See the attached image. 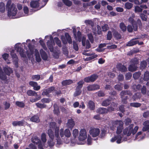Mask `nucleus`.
Returning <instances> with one entry per match:
<instances>
[{"label":"nucleus","mask_w":149,"mask_h":149,"mask_svg":"<svg viewBox=\"0 0 149 149\" xmlns=\"http://www.w3.org/2000/svg\"><path fill=\"white\" fill-rule=\"evenodd\" d=\"M110 103V101H109V100H107L104 101L102 103V105L104 106H106L107 105H108Z\"/></svg>","instance_id":"nucleus-60"},{"label":"nucleus","mask_w":149,"mask_h":149,"mask_svg":"<svg viewBox=\"0 0 149 149\" xmlns=\"http://www.w3.org/2000/svg\"><path fill=\"white\" fill-rule=\"evenodd\" d=\"M133 4L129 2H127L125 3V8L127 9H130L132 6Z\"/></svg>","instance_id":"nucleus-55"},{"label":"nucleus","mask_w":149,"mask_h":149,"mask_svg":"<svg viewBox=\"0 0 149 149\" xmlns=\"http://www.w3.org/2000/svg\"><path fill=\"white\" fill-rule=\"evenodd\" d=\"M73 31L74 33V38L76 40H78L80 42L81 40V33L78 31L77 32V34L76 33V29L75 28H73Z\"/></svg>","instance_id":"nucleus-21"},{"label":"nucleus","mask_w":149,"mask_h":149,"mask_svg":"<svg viewBox=\"0 0 149 149\" xmlns=\"http://www.w3.org/2000/svg\"><path fill=\"white\" fill-rule=\"evenodd\" d=\"M0 78L2 80H5L6 79V75L2 72L1 70V68L0 67Z\"/></svg>","instance_id":"nucleus-43"},{"label":"nucleus","mask_w":149,"mask_h":149,"mask_svg":"<svg viewBox=\"0 0 149 149\" xmlns=\"http://www.w3.org/2000/svg\"><path fill=\"white\" fill-rule=\"evenodd\" d=\"M72 83V81L71 80H65L63 81L62 84L63 85H66L71 84Z\"/></svg>","instance_id":"nucleus-41"},{"label":"nucleus","mask_w":149,"mask_h":149,"mask_svg":"<svg viewBox=\"0 0 149 149\" xmlns=\"http://www.w3.org/2000/svg\"><path fill=\"white\" fill-rule=\"evenodd\" d=\"M117 67L119 70L122 72L126 71L127 70L125 66L121 64L118 65L117 66Z\"/></svg>","instance_id":"nucleus-33"},{"label":"nucleus","mask_w":149,"mask_h":149,"mask_svg":"<svg viewBox=\"0 0 149 149\" xmlns=\"http://www.w3.org/2000/svg\"><path fill=\"white\" fill-rule=\"evenodd\" d=\"M130 105L132 107H138L140 106L141 104L138 103H130Z\"/></svg>","instance_id":"nucleus-56"},{"label":"nucleus","mask_w":149,"mask_h":149,"mask_svg":"<svg viewBox=\"0 0 149 149\" xmlns=\"http://www.w3.org/2000/svg\"><path fill=\"white\" fill-rule=\"evenodd\" d=\"M134 16V14H133L132 15V17H130L129 18L128 20L129 22L132 24L134 31H136L137 30V26L133 18Z\"/></svg>","instance_id":"nucleus-16"},{"label":"nucleus","mask_w":149,"mask_h":149,"mask_svg":"<svg viewBox=\"0 0 149 149\" xmlns=\"http://www.w3.org/2000/svg\"><path fill=\"white\" fill-rule=\"evenodd\" d=\"M82 45L84 46H85L86 48H89L90 47V44L89 41L87 40L86 41V38L84 37H83L82 39Z\"/></svg>","instance_id":"nucleus-23"},{"label":"nucleus","mask_w":149,"mask_h":149,"mask_svg":"<svg viewBox=\"0 0 149 149\" xmlns=\"http://www.w3.org/2000/svg\"><path fill=\"white\" fill-rule=\"evenodd\" d=\"M81 93V91L80 90V88H77L76 91L74 94V95L75 96H76L80 95Z\"/></svg>","instance_id":"nucleus-53"},{"label":"nucleus","mask_w":149,"mask_h":149,"mask_svg":"<svg viewBox=\"0 0 149 149\" xmlns=\"http://www.w3.org/2000/svg\"><path fill=\"white\" fill-rule=\"evenodd\" d=\"M89 133L92 137H96L99 134L100 130L98 128H92L90 130Z\"/></svg>","instance_id":"nucleus-13"},{"label":"nucleus","mask_w":149,"mask_h":149,"mask_svg":"<svg viewBox=\"0 0 149 149\" xmlns=\"http://www.w3.org/2000/svg\"><path fill=\"white\" fill-rule=\"evenodd\" d=\"M39 39L40 43L42 47L44 49H45V50H46L47 49V48L46 47L45 45L44 42V41L42 40V39L41 38H39Z\"/></svg>","instance_id":"nucleus-47"},{"label":"nucleus","mask_w":149,"mask_h":149,"mask_svg":"<svg viewBox=\"0 0 149 149\" xmlns=\"http://www.w3.org/2000/svg\"><path fill=\"white\" fill-rule=\"evenodd\" d=\"M5 10V4L2 2L0 3V11L3 13Z\"/></svg>","instance_id":"nucleus-39"},{"label":"nucleus","mask_w":149,"mask_h":149,"mask_svg":"<svg viewBox=\"0 0 149 149\" xmlns=\"http://www.w3.org/2000/svg\"><path fill=\"white\" fill-rule=\"evenodd\" d=\"M138 42V40L136 38L133 39L129 42L126 45L127 46H132L137 44Z\"/></svg>","instance_id":"nucleus-30"},{"label":"nucleus","mask_w":149,"mask_h":149,"mask_svg":"<svg viewBox=\"0 0 149 149\" xmlns=\"http://www.w3.org/2000/svg\"><path fill=\"white\" fill-rule=\"evenodd\" d=\"M45 38L49 39L47 42V46L51 52H54L53 46L54 45L55 43L53 37L51 35L46 36Z\"/></svg>","instance_id":"nucleus-8"},{"label":"nucleus","mask_w":149,"mask_h":149,"mask_svg":"<svg viewBox=\"0 0 149 149\" xmlns=\"http://www.w3.org/2000/svg\"><path fill=\"white\" fill-rule=\"evenodd\" d=\"M106 45V44L103 43L101 44L99 46L98 48L96 49V50L98 52H102L104 51V49H103V48L105 47Z\"/></svg>","instance_id":"nucleus-32"},{"label":"nucleus","mask_w":149,"mask_h":149,"mask_svg":"<svg viewBox=\"0 0 149 149\" xmlns=\"http://www.w3.org/2000/svg\"><path fill=\"white\" fill-rule=\"evenodd\" d=\"M59 134L62 140L64 136L66 137L69 138L71 135L70 131L68 129H66L64 131L63 129H61L59 130Z\"/></svg>","instance_id":"nucleus-10"},{"label":"nucleus","mask_w":149,"mask_h":149,"mask_svg":"<svg viewBox=\"0 0 149 149\" xmlns=\"http://www.w3.org/2000/svg\"><path fill=\"white\" fill-rule=\"evenodd\" d=\"M84 82L83 81H81L77 83L78 86L77 87V88H80L82 87Z\"/></svg>","instance_id":"nucleus-63"},{"label":"nucleus","mask_w":149,"mask_h":149,"mask_svg":"<svg viewBox=\"0 0 149 149\" xmlns=\"http://www.w3.org/2000/svg\"><path fill=\"white\" fill-rule=\"evenodd\" d=\"M40 0H35L31 1L30 4V6L32 8H39V9L44 7L46 4L47 1H43L42 5L39 2Z\"/></svg>","instance_id":"nucleus-7"},{"label":"nucleus","mask_w":149,"mask_h":149,"mask_svg":"<svg viewBox=\"0 0 149 149\" xmlns=\"http://www.w3.org/2000/svg\"><path fill=\"white\" fill-rule=\"evenodd\" d=\"M88 106L91 110H93L95 109V105L94 103L93 102L91 101H89Z\"/></svg>","instance_id":"nucleus-36"},{"label":"nucleus","mask_w":149,"mask_h":149,"mask_svg":"<svg viewBox=\"0 0 149 149\" xmlns=\"http://www.w3.org/2000/svg\"><path fill=\"white\" fill-rule=\"evenodd\" d=\"M113 124L116 128V130L114 136L110 139V141L114 142L116 141L118 144L123 141H130L132 135L135 134L138 130L139 127L136 126L134 128L132 124L124 129V123L121 120L114 121Z\"/></svg>","instance_id":"nucleus-1"},{"label":"nucleus","mask_w":149,"mask_h":149,"mask_svg":"<svg viewBox=\"0 0 149 149\" xmlns=\"http://www.w3.org/2000/svg\"><path fill=\"white\" fill-rule=\"evenodd\" d=\"M120 29L123 31H125L126 30V26L125 24L123 23H121L120 24Z\"/></svg>","instance_id":"nucleus-42"},{"label":"nucleus","mask_w":149,"mask_h":149,"mask_svg":"<svg viewBox=\"0 0 149 149\" xmlns=\"http://www.w3.org/2000/svg\"><path fill=\"white\" fill-rule=\"evenodd\" d=\"M26 119L27 120L29 119L31 121L36 123H38L40 121L39 117L37 115H34L32 116L30 118L29 117H27L26 118Z\"/></svg>","instance_id":"nucleus-20"},{"label":"nucleus","mask_w":149,"mask_h":149,"mask_svg":"<svg viewBox=\"0 0 149 149\" xmlns=\"http://www.w3.org/2000/svg\"><path fill=\"white\" fill-rule=\"evenodd\" d=\"M25 122L24 120H22L21 121H14L12 123V124L14 126H21L25 124Z\"/></svg>","instance_id":"nucleus-25"},{"label":"nucleus","mask_w":149,"mask_h":149,"mask_svg":"<svg viewBox=\"0 0 149 149\" xmlns=\"http://www.w3.org/2000/svg\"><path fill=\"white\" fill-rule=\"evenodd\" d=\"M24 13H19V15L20 17H24L27 16L29 14V9L27 6H24L23 7Z\"/></svg>","instance_id":"nucleus-17"},{"label":"nucleus","mask_w":149,"mask_h":149,"mask_svg":"<svg viewBox=\"0 0 149 149\" xmlns=\"http://www.w3.org/2000/svg\"><path fill=\"white\" fill-rule=\"evenodd\" d=\"M3 70L5 73L8 75H9L13 72L12 69L7 66L3 68Z\"/></svg>","instance_id":"nucleus-29"},{"label":"nucleus","mask_w":149,"mask_h":149,"mask_svg":"<svg viewBox=\"0 0 149 149\" xmlns=\"http://www.w3.org/2000/svg\"><path fill=\"white\" fill-rule=\"evenodd\" d=\"M132 64L130 65L129 67V71L133 72L135 71L137 68L136 65L138 63V60L136 58H134L131 61Z\"/></svg>","instance_id":"nucleus-12"},{"label":"nucleus","mask_w":149,"mask_h":149,"mask_svg":"<svg viewBox=\"0 0 149 149\" xmlns=\"http://www.w3.org/2000/svg\"><path fill=\"white\" fill-rule=\"evenodd\" d=\"M117 106V104L114 103H113L110 107H109L108 109L104 108H100L97 110V112L101 114L106 113L108 111H111L116 109Z\"/></svg>","instance_id":"nucleus-6"},{"label":"nucleus","mask_w":149,"mask_h":149,"mask_svg":"<svg viewBox=\"0 0 149 149\" xmlns=\"http://www.w3.org/2000/svg\"><path fill=\"white\" fill-rule=\"evenodd\" d=\"M47 134L50 139L48 143L50 147L53 146L56 141L58 145L62 144L63 140L59 135V128L55 123L51 122L50 124L49 129L48 130Z\"/></svg>","instance_id":"nucleus-3"},{"label":"nucleus","mask_w":149,"mask_h":149,"mask_svg":"<svg viewBox=\"0 0 149 149\" xmlns=\"http://www.w3.org/2000/svg\"><path fill=\"white\" fill-rule=\"evenodd\" d=\"M6 8L8 9V15L10 18H14L17 13V9L14 4H11V1L9 0L6 5Z\"/></svg>","instance_id":"nucleus-4"},{"label":"nucleus","mask_w":149,"mask_h":149,"mask_svg":"<svg viewBox=\"0 0 149 149\" xmlns=\"http://www.w3.org/2000/svg\"><path fill=\"white\" fill-rule=\"evenodd\" d=\"M144 79L146 81L149 80V72L146 71L144 74Z\"/></svg>","instance_id":"nucleus-54"},{"label":"nucleus","mask_w":149,"mask_h":149,"mask_svg":"<svg viewBox=\"0 0 149 149\" xmlns=\"http://www.w3.org/2000/svg\"><path fill=\"white\" fill-rule=\"evenodd\" d=\"M87 144L88 145H91V144L92 142V140L91 137L88 135L87 138Z\"/></svg>","instance_id":"nucleus-57"},{"label":"nucleus","mask_w":149,"mask_h":149,"mask_svg":"<svg viewBox=\"0 0 149 149\" xmlns=\"http://www.w3.org/2000/svg\"><path fill=\"white\" fill-rule=\"evenodd\" d=\"M29 84L33 87V89L36 91H38L40 89V86L38 85V84L36 82L31 81L29 82Z\"/></svg>","instance_id":"nucleus-22"},{"label":"nucleus","mask_w":149,"mask_h":149,"mask_svg":"<svg viewBox=\"0 0 149 149\" xmlns=\"http://www.w3.org/2000/svg\"><path fill=\"white\" fill-rule=\"evenodd\" d=\"M51 101V100L48 98H44L41 100V102L43 103H48Z\"/></svg>","instance_id":"nucleus-52"},{"label":"nucleus","mask_w":149,"mask_h":149,"mask_svg":"<svg viewBox=\"0 0 149 149\" xmlns=\"http://www.w3.org/2000/svg\"><path fill=\"white\" fill-rule=\"evenodd\" d=\"M36 105L38 107L41 109L45 108L46 106V105L45 104L43 103L42 104L39 102L36 103Z\"/></svg>","instance_id":"nucleus-40"},{"label":"nucleus","mask_w":149,"mask_h":149,"mask_svg":"<svg viewBox=\"0 0 149 149\" xmlns=\"http://www.w3.org/2000/svg\"><path fill=\"white\" fill-rule=\"evenodd\" d=\"M8 54L7 53L4 54L2 55L3 58L6 61V63L7 64H9L10 63V62L8 60H7L8 57Z\"/></svg>","instance_id":"nucleus-45"},{"label":"nucleus","mask_w":149,"mask_h":149,"mask_svg":"<svg viewBox=\"0 0 149 149\" xmlns=\"http://www.w3.org/2000/svg\"><path fill=\"white\" fill-rule=\"evenodd\" d=\"M130 93L129 92L122 91L121 92L120 95L121 97L123 100L122 102L123 103H125V99H127V94L130 95Z\"/></svg>","instance_id":"nucleus-19"},{"label":"nucleus","mask_w":149,"mask_h":149,"mask_svg":"<svg viewBox=\"0 0 149 149\" xmlns=\"http://www.w3.org/2000/svg\"><path fill=\"white\" fill-rule=\"evenodd\" d=\"M143 125L144 126L142 129L143 131H149V120L144 122Z\"/></svg>","instance_id":"nucleus-28"},{"label":"nucleus","mask_w":149,"mask_h":149,"mask_svg":"<svg viewBox=\"0 0 149 149\" xmlns=\"http://www.w3.org/2000/svg\"><path fill=\"white\" fill-rule=\"evenodd\" d=\"M115 89L118 91H120L122 88V86L120 84H118L115 86Z\"/></svg>","instance_id":"nucleus-61"},{"label":"nucleus","mask_w":149,"mask_h":149,"mask_svg":"<svg viewBox=\"0 0 149 149\" xmlns=\"http://www.w3.org/2000/svg\"><path fill=\"white\" fill-rule=\"evenodd\" d=\"M40 52L42 59L45 60H47L48 58V56L46 53L42 49L40 50Z\"/></svg>","instance_id":"nucleus-31"},{"label":"nucleus","mask_w":149,"mask_h":149,"mask_svg":"<svg viewBox=\"0 0 149 149\" xmlns=\"http://www.w3.org/2000/svg\"><path fill=\"white\" fill-rule=\"evenodd\" d=\"M147 65V63L145 61H143L141 63V69L144 68Z\"/></svg>","instance_id":"nucleus-64"},{"label":"nucleus","mask_w":149,"mask_h":149,"mask_svg":"<svg viewBox=\"0 0 149 149\" xmlns=\"http://www.w3.org/2000/svg\"><path fill=\"white\" fill-rule=\"evenodd\" d=\"M14 50H12L10 54L13 58V62L14 64L15 65L16 67L17 68L18 67V58L16 55L14 53Z\"/></svg>","instance_id":"nucleus-14"},{"label":"nucleus","mask_w":149,"mask_h":149,"mask_svg":"<svg viewBox=\"0 0 149 149\" xmlns=\"http://www.w3.org/2000/svg\"><path fill=\"white\" fill-rule=\"evenodd\" d=\"M54 113L56 114L57 115H58L59 113V111L58 109V108L56 104H55L54 105Z\"/></svg>","instance_id":"nucleus-44"},{"label":"nucleus","mask_w":149,"mask_h":149,"mask_svg":"<svg viewBox=\"0 0 149 149\" xmlns=\"http://www.w3.org/2000/svg\"><path fill=\"white\" fill-rule=\"evenodd\" d=\"M63 1L65 5L68 6H71L72 4V2L69 0H63Z\"/></svg>","instance_id":"nucleus-46"},{"label":"nucleus","mask_w":149,"mask_h":149,"mask_svg":"<svg viewBox=\"0 0 149 149\" xmlns=\"http://www.w3.org/2000/svg\"><path fill=\"white\" fill-rule=\"evenodd\" d=\"M61 39L63 43L64 44H66L68 42L70 44L72 43L71 38L68 33H65L64 36H61Z\"/></svg>","instance_id":"nucleus-11"},{"label":"nucleus","mask_w":149,"mask_h":149,"mask_svg":"<svg viewBox=\"0 0 149 149\" xmlns=\"http://www.w3.org/2000/svg\"><path fill=\"white\" fill-rule=\"evenodd\" d=\"M140 74L141 73L139 72H135L133 74V77L135 79H137L139 77Z\"/></svg>","instance_id":"nucleus-62"},{"label":"nucleus","mask_w":149,"mask_h":149,"mask_svg":"<svg viewBox=\"0 0 149 149\" xmlns=\"http://www.w3.org/2000/svg\"><path fill=\"white\" fill-rule=\"evenodd\" d=\"M113 36L117 39H120L121 38V35L115 30H113L112 31Z\"/></svg>","instance_id":"nucleus-38"},{"label":"nucleus","mask_w":149,"mask_h":149,"mask_svg":"<svg viewBox=\"0 0 149 149\" xmlns=\"http://www.w3.org/2000/svg\"><path fill=\"white\" fill-rule=\"evenodd\" d=\"M54 40L56 43L58 45V46L59 47H61V41L58 38H54Z\"/></svg>","instance_id":"nucleus-50"},{"label":"nucleus","mask_w":149,"mask_h":149,"mask_svg":"<svg viewBox=\"0 0 149 149\" xmlns=\"http://www.w3.org/2000/svg\"><path fill=\"white\" fill-rule=\"evenodd\" d=\"M32 141L33 143L36 144H38V145L40 141L39 139L36 136H34L32 138Z\"/></svg>","instance_id":"nucleus-37"},{"label":"nucleus","mask_w":149,"mask_h":149,"mask_svg":"<svg viewBox=\"0 0 149 149\" xmlns=\"http://www.w3.org/2000/svg\"><path fill=\"white\" fill-rule=\"evenodd\" d=\"M54 88L53 87H51L46 90H44L43 91V92L42 93V95H47L49 93H51Z\"/></svg>","instance_id":"nucleus-27"},{"label":"nucleus","mask_w":149,"mask_h":149,"mask_svg":"<svg viewBox=\"0 0 149 149\" xmlns=\"http://www.w3.org/2000/svg\"><path fill=\"white\" fill-rule=\"evenodd\" d=\"M87 88L88 91H91L98 89L99 86L98 85L93 84L88 86Z\"/></svg>","instance_id":"nucleus-26"},{"label":"nucleus","mask_w":149,"mask_h":149,"mask_svg":"<svg viewBox=\"0 0 149 149\" xmlns=\"http://www.w3.org/2000/svg\"><path fill=\"white\" fill-rule=\"evenodd\" d=\"M78 134H79V131L77 129H74L73 130V132H72V135L74 138V139L72 140L71 141H71H73L74 140H76L75 139H76V138L77 137V136H78Z\"/></svg>","instance_id":"nucleus-35"},{"label":"nucleus","mask_w":149,"mask_h":149,"mask_svg":"<svg viewBox=\"0 0 149 149\" xmlns=\"http://www.w3.org/2000/svg\"><path fill=\"white\" fill-rule=\"evenodd\" d=\"M83 54L84 55H86L87 56H90V57L87 58L85 59V60L86 61H90L93 59L97 57V54H91L86 52H84Z\"/></svg>","instance_id":"nucleus-18"},{"label":"nucleus","mask_w":149,"mask_h":149,"mask_svg":"<svg viewBox=\"0 0 149 149\" xmlns=\"http://www.w3.org/2000/svg\"><path fill=\"white\" fill-rule=\"evenodd\" d=\"M22 44L24 45V48L26 50V52L21 47L22 44L20 43H18L15 45V50L19 52L20 56L22 57H25L26 56V53L28 57L31 58L32 56V54L34 52L36 56V58L37 61L39 62L41 61V59L38 50L36 49H34L33 46L31 45V43H29L28 45V49L26 47V43L23 42Z\"/></svg>","instance_id":"nucleus-2"},{"label":"nucleus","mask_w":149,"mask_h":149,"mask_svg":"<svg viewBox=\"0 0 149 149\" xmlns=\"http://www.w3.org/2000/svg\"><path fill=\"white\" fill-rule=\"evenodd\" d=\"M145 135L142 133V132L140 131L137 132L135 135L134 137L132 138L134 140H140L144 138Z\"/></svg>","instance_id":"nucleus-15"},{"label":"nucleus","mask_w":149,"mask_h":149,"mask_svg":"<svg viewBox=\"0 0 149 149\" xmlns=\"http://www.w3.org/2000/svg\"><path fill=\"white\" fill-rule=\"evenodd\" d=\"M37 97L36 98H31L30 99V101L32 102H36L37 101H38V100H40L41 97V96L40 95H38V96H37Z\"/></svg>","instance_id":"nucleus-49"},{"label":"nucleus","mask_w":149,"mask_h":149,"mask_svg":"<svg viewBox=\"0 0 149 149\" xmlns=\"http://www.w3.org/2000/svg\"><path fill=\"white\" fill-rule=\"evenodd\" d=\"M141 94L140 93H137L133 96V98L134 100L137 99L141 97Z\"/></svg>","instance_id":"nucleus-58"},{"label":"nucleus","mask_w":149,"mask_h":149,"mask_svg":"<svg viewBox=\"0 0 149 149\" xmlns=\"http://www.w3.org/2000/svg\"><path fill=\"white\" fill-rule=\"evenodd\" d=\"M27 94L30 96H38L36 92L31 90H28L27 92Z\"/></svg>","instance_id":"nucleus-34"},{"label":"nucleus","mask_w":149,"mask_h":149,"mask_svg":"<svg viewBox=\"0 0 149 149\" xmlns=\"http://www.w3.org/2000/svg\"><path fill=\"white\" fill-rule=\"evenodd\" d=\"M41 141H40V143L38 146L39 149H43V147H47L45 145L46 143L47 139L46 135L45 134L43 133L41 135Z\"/></svg>","instance_id":"nucleus-9"},{"label":"nucleus","mask_w":149,"mask_h":149,"mask_svg":"<svg viewBox=\"0 0 149 149\" xmlns=\"http://www.w3.org/2000/svg\"><path fill=\"white\" fill-rule=\"evenodd\" d=\"M15 104L17 106L20 107H23L25 105L24 103L22 102L17 101Z\"/></svg>","instance_id":"nucleus-48"},{"label":"nucleus","mask_w":149,"mask_h":149,"mask_svg":"<svg viewBox=\"0 0 149 149\" xmlns=\"http://www.w3.org/2000/svg\"><path fill=\"white\" fill-rule=\"evenodd\" d=\"M74 123L73 119L70 118L69 119L67 124V127L72 129L74 125Z\"/></svg>","instance_id":"nucleus-24"},{"label":"nucleus","mask_w":149,"mask_h":149,"mask_svg":"<svg viewBox=\"0 0 149 149\" xmlns=\"http://www.w3.org/2000/svg\"><path fill=\"white\" fill-rule=\"evenodd\" d=\"M87 137V135L86 130L84 129H82L79 133L78 141L74 140L71 141V143H76L79 145L84 144L86 143L85 140Z\"/></svg>","instance_id":"nucleus-5"},{"label":"nucleus","mask_w":149,"mask_h":149,"mask_svg":"<svg viewBox=\"0 0 149 149\" xmlns=\"http://www.w3.org/2000/svg\"><path fill=\"white\" fill-rule=\"evenodd\" d=\"M142 11V8L139 6H136L135 7V13H139L141 12Z\"/></svg>","instance_id":"nucleus-51"},{"label":"nucleus","mask_w":149,"mask_h":149,"mask_svg":"<svg viewBox=\"0 0 149 149\" xmlns=\"http://www.w3.org/2000/svg\"><path fill=\"white\" fill-rule=\"evenodd\" d=\"M92 82L95 81L97 78L98 76L96 74H93L90 77Z\"/></svg>","instance_id":"nucleus-59"}]
</instances>
